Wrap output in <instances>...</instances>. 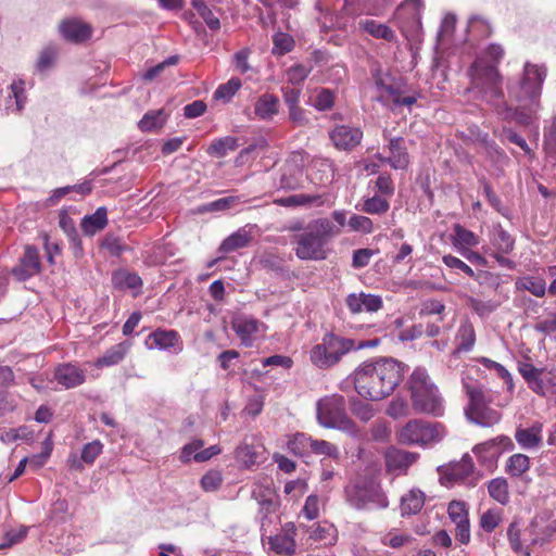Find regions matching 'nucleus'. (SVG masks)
<instances>
[{"mask_svg":"<svg viewBox=\"0 0 556 556\" xmlns=\"http://www.w3.org/2000/svg\"><path fill=\"white\" fill-rule=\"evenodd\" d=\"M413 408L417 413L440 417L443 415V397L427 369L417 367L408 379Z\"/></svg>","mask_w":556,"mask_h":556,"instance_id":"obj_5","label":"nucleus"},{"mask_svg":"<svg viewBox=\"0 0 556 556\" xmlns=\"http://www.w3.org/2000/svg\"><path fill=\"white\" fill-rule=\"evenodd\" d=\"M469 31H478L481 37H489L492 34L490 23L480 15H472L468 20Z\"/></svg>","mask_w":556,"mask_h":556,"instance_id":"obj_61","label":"nucleus"},{"mask_svg":"<svg viewBox=\"0 0 556 556\" xmlns=\"http://www.w3.org/2000/svg\"><path fill=\"white\" fill-rule=\"evenodd\" d=\"M543 149L549 159L556 161V114L545 122L543 129Z\"/></svg>","mask_w":556,"mask_h":556,"instance_id":"obj_39","label":"nucleus"},{"mask_svg":"<svg viewBox=\"0 0 556 556\" xmlns=\"http://www.w3.org/2000/svg\"><path fill=\"white\" fill-rule=\"evenodd\" d=\"M58 48L54 45H48L46 46L38 55V59L35 64V71L39 74H45L48 71H50L58 58Z\"/></svg>","mask_w":556,"mask_h":556,"instance_id":"obj_40","label":"nucleus"},{"mask_svg":"<svg viewBox=\"0 0 556 556\" xmlns=\"http://www.w3.org/2000/svg\"><path fill=\"white\" fill-rule=\"evenodd\" d=\"M59 225L68 238L74 256L77 258L81 257L84 254L83 244L74 220L65 212H62Z\"/></svg>","mask_w":556,"mask_h":556,"instance_id":"obj_28","label":"nucleus"},{"mask_svg":"<svg viewBox=\"0 0 556 556\" xmlns=\"http://www.w3.org/2000/svg\"><path fill=\"white\" fill-rule=\"evenodd\" d=\"M546 76L547 70L544 65L526 62L521 76L508 78L506 83L508 97L517 102V108L508 105L503 98L493 108L496 114L503 121H516L523 126L530 125L541 110V94Z\"/></svg>","mask_w":556,"mask_h":556,"instance_id":"obj_1","label":"nucleus"},{"mask_svg":"<svg viewBox=\"0 0 556 556\" xmlns=\"http://www.w3.org/2000/svg\"><path fill=\"white\" fill-rule=\"evenodd\" d=\"M465 415L470 422L483 428L493 427L498 424L502 418V414L498 410L488 405L479 407L477 410L466 413Z\"/></svg>","mask_w":556,"mask_h":556,"instance_id":"obj_27","label":"nucleus"},{"mask_svg":"<svg viewBox=\"0 0 556 556\" xmlns=\"http://www.w3.org/2000/svg\"><path fill=\"white\" fill-rule=\"evenodd\" d=\"M277 205L283 206V207H296V206H306L313 203L321 204V197L318 194H292L289 197L276 199L274 201Z\"/></svg>","mask_w":556,"mask_h":556,"instance_id":"obj_41","label":"nucleus"},{"mask_svg":"<svg viewBox=\"0 0 556 556\" xmlns=\"http://www.w3.org/2000/svg\"><path fill=\"white\" fill-rule=\"evenodd\" d=\"M478 243V237L471 230L458 224L454 226L453 244L456 248L476 247Z\"/></svg>","mask_w":556,"mask_h":556,"instance_id":"obj_46","label":"nucleus"},{"mask_svg":"<svg viewBox=\"0 0 556 556\" xmlns=\"http://www.w3.org/2000/svg\"><path fill=\"white\" fill-rule=\"evenodd\" d=\"M404 367L391 357L363 363L353 374L355 390L364 399L380 401L393 393L402 381Z\"/></svg>","mask_w":556,"mask_h":556,"instance_id":"obj_2","label":"nucleus"},{"mask_svg":"<svg viewBox=\"0 0 556 556\" xmlns=\"http://www.w3.org/2000/svg\"><path fill=\"white\" fill-rule=\"evenodd\" d=\"M475 465L470 455L465 454L457 463L451 464L444 471L442 479L448 482H459L468 478L473 471Z\"/></svg>","mask_w":556,"mask_h":556,"instance_id":"obj_24","label":"nucleus"},{"mask_svg":"<svg viewBox=\"0 0 556 556\" xmlns=\"http://www.w3.org/2000/svg\"><path fill=\"white\" fill-rule=\"evenodd\" d=\"M144 343L149 350L168 351L174 349L175 353L182 350L180 336L175 330L157 329L147 337Z\"/></svg>","mask_w":556,"mask_h":556,"instance_id":"obj_17","label":"nucleus"},{"mask_svg":"<svg viewBox=\"0 0 556 556\" xmlns=\"http://www.w3.org/2000/svg\"><path fill=\"white\" fill-rule=\"evenodd\" d=\"M390 155L388 156V164L393 169H406L409 165V154L405 146L403 137H393L389 140L387 146Z\"/></svg>","mask_w":556,"mask_h":556,"instance_id":"obj_20","label":"nucleus"},{"mask_svg":"<svg viewBox=\"0 0 556 556\" xmlns=\"http://www.w3.org/2000/svg\"><path fill=\"white\" fill-rule=\"evenodd\" d=\"M339 235V228L330 219H313L294 236V253L301 261H324L328 256L327 244Z\"/></svg>","mask_w":556,"mask_h":556,"instance_id":"obj_3","label":"nucleus"},{"mask_svg":"<svg viewBox=\"0 0 556 556\" xmlns=\"http://www.w3.org/2000/svg\"><path fill=\"white\" fill-rule=\"evenodd\" d=\"M241 202L240 197L230 195L217 199L210 203L204 204L200 212H218L229 210Z\"/></svg>","mask_w":556,"mask_h":556,"instance_id":"obj_55","label":"nucleus"},{"mask_svg":"<svg viewBox=\"0 0 556 556\" xmlns=\"http://www.w3.org/2000/svg\"><path fill=\"white\" fill-rule=\"evenodd\" d=\"M250 240V233L244 228H240L223 240L219 245V252L225 254L231 253L238 249L247 247Z\"/></svg>","mask_w":556,"mask_h":556,"instance_id":"obj_35","label":"nucleus"},{"mask_svg":"<svg viewBox=\"0 0 556 556\" xmlns=\"http://www.w3.org/2000/svg\"><path fill=\"white\" fill-rule=\"evenodd\" d=\"M425 505V494L419 489H412L401 497L402 516L418 514Z\"/></svg>","mask_w":556,"mask_h":556,"instance_id":"obj_31","label":"nucleus"},{"mask_svg":"<svg viewBox=\"0 0 556 556\" xmlns=\"http://www.w3.org/2000/svg\"><path fill=\"white\" fill-rule=\"evenodd\" d=\"M59 29L61 35L72 42H83L91 37V27L76 18L63 21Z\"/></svg>","mask_w":556,"mask_h":556,"instance_id":"obj_21","label":"nucleus"},{"mask_svg":"<svg viewBox=\"0 0 556 556\" xmlns=\"http://www.w3.org/2000/svg\"><path fill=\"white\" fill-rule=\"evenodd\" d=\"M491 243L497 252L509 253L514 249L515 240L508 231L498 226L493 231Z\"/></svg>","mask_w":556,"mask_h":556,"instance_id":"obj_43","label":"nucleus"},{"mask_svg":"<svg viewBox=\"0 0 556 556\" xmlns=\"http://www.w3.org/2000/svg\"><path fill=\"white\" fill-rule=\"evenodd\" d=\"M543 425L534 422L528 428H517L515 439L519 446L523 450L536 448L542 443Z\"/></svg>","mask_w":556,"mask_h":556,"instance_id":"obj_22","label":"nucleus"},{"mask_svg":"<svg viewBox=\"0 0 556 556\" xmlns=\"http://www.w3.org/2000/svg\"><path fill=\"white\" fill-rule=\"evenodd\" d=\"M273 42H274L273 52L281 54V55L290 52L294 47L293 38L290 35H288L286 33H281V31L276 33L273 36Z\"/></svg>","mask_w":556,"mask_h":556,"instance_id":"obj_58","label":"nucleus"},{"mask_svg":"<svg viewBox=\"0 0 556 556\" xmlns=\"http://www.w3.org/2000/svg\"><path fill=\"white\" fill-rule=\"evenodd\" d=\"M416 459V455L391 447L386 453V465L389 471L404 470L409 467Z\"/></svg>","mask_w":556,"mask_h":556,"instance_id":"obj_29","label":"nucleus"},{"mask_svg":"<svg viewBox=\"0 0 556 556\" xmlns=\"http://www.w3.org/2000/svg\"><path fill=\"white\" fill-rule=\"evenodd\" d=\"M300 153H294L281 167L280 176L275 186L278 190L293 191L303 188L304 174L299 164Z\"/></svg>","mask_w":556,"mask_h":556,"instance_id":"obj_12","label":"nucleus"},{"mask_svg":"<svg viewBox=\"0 0 556 556\" xmlns=\"http://www.w3.org/2000/svg\"><path fill=\"white\" fill-rule=\"evenodd\" d=\"M269 548L278 555H292L295 552V542L288 534H276L268 539Z\"/></svg>","mask_w":556,"mask_h":556,"instance_id":"obj_42","label":"nucleus"},{"mask_svg":"<svg viewBox=\"0 0 556 556\" xmlns=\"http://www.w3.org/2000/svg\"><path fill=\"white\" fill-rule=\"evenodd\" d=\"M468 76L470 78L468 91L473 92L477 99L494 108L505 98L502 89L503 78L498 67L488 63L484 56L476 58L468 68Z\"/></svg>","mask_w":556,"mask_h":556,"instance_id":"obj_4","label":"nucleus"},{"mask_svg":"<svg viewBox=\"0 0 556 556\" xmlns=\"http://www.w3.org/2000/svg\"><path fill=\"white\" fill-rule=\"evenodd\" d=\"M165 117L162 110L151 111L143 115L139 122V128L143 131H151L163 126Z\"/></svg>","mask_w":556,"mask_h":556,"instance_id":"obj_54","label":"nucleus"},{"mask_svg":"<svg viewBox=\"0 0 556 556\" xmlns=\"http://www.w3.org/2000/svg\"><path fill=\"white\" fill-rule=\"evenodd\" d=\"M238 139L226 136L214 140L207 148V154L214 157H225L229 152L237 150Z\"/></svg>","mask_w":556,"mask_h":556,"instance_id":"obj_36","label":"nucleus"},{"mask_svg":"<svg viewBox=\"0 0 556 556\" xmlns=\"http://www.w3.org/2000/svg\"><path fill=\"white\" fill-rule=\"evenodd\" d=\"M53 377L64 389H74L86 380V371L72 363L60 364L55 367Z\"/></svg>","mask_w":556,"mask_h":556,"instance_id":"obj_18","label":"nucleus"},{"mask_svg":"<svg viewBox=\"0 0 556 556\" xmlns=\"http://www.w3.org/2000/svg\"><path fill=\"white\" fill-rule=\"evenodd\" d=\"M112 285L118 290H139L142 287V279L136 273L119 269L113 273Z\"/></svg>","mask_w":556,"mask_h":556,"instance_id":"obj_32","label":"nucleus"},{"mask_svg":"<svg viewBox=\"0 0 556 556\" xmlns=\"http://www.w3.org/2000/svg\"><path fill=\"white\" fill-rule=\"evenodd\" d=\"M191 4L211 30L220 28L219 18L215 16L204 0H191Z\"/></svg>","mask_w":556,"mask_h":556,"instance_id":"obj_45","label":"nucleus"},{"mask_svg":"<svg viewBox=\"0 0 556 556\" xmlns=\"http://www.w3.org/2000/svg\"><path fill=\"white\" fill-rule=\"evenodd\" d=\"M318 424L327 429H339L351 435L357 434V428L345 410V399L340 394L325 396L317 402Z\"/></svg>","mask_w":556,"mask_h":556,"instance_id":"obj_7","label":"nucleus"},{"mask_svg":"<svg viewBox=\"0 0 556 556\" xmlns=\"http://www.w3.org/2000/svg\"><path fill=\"white\" fill-rule=\"evenodd\" d=\"M265 447L261 439L255 435H247L235 451L236 460L244 468H250L258 463Z\"/></svg>","mask_w":556,"mask_h":556,"instance_id":"obj_15","label":"nucleus"},{"mask_svg":"<svg viewBox=\"0 0 556 556\" xmlns=\"http://www.w3.org/2000/svg\"><path fill=\"white\" fill-rule=\"evenodd\" d=\"M101 247L115 256H119L126 249L125 245L122 243L121 238L112 233H108L103 238Z\"/></svg>","mask_w":556,"mask_h":556,"instance_id":"obj_64","label":"nucleus"},{"mask_svg":"<svg viewBox=\"0 0 556 556\" xmlns=\"http://www.w3.org/2000/svg\"><path fill=\"white\" fill-rule=\"evenodd\" d=\"M41 261L39 250L34 245H26L18 263L12 268V275L18 281H26L40 274Z\"/></svg>","mask_w":556,"mask_h":556,"instance_id":"obj_14","label":"nucleus"},{"mask_svg":"<svg viewBox=\"0 0 556 556\" xmlns=\"http://www.w3.org/2000/svg\"><path fill=\"white\" fill-rule=\"evenodd\" d=\"M441 426L421 419L408 421L400 432V441L408 445H427L440 441Z\"/></svg>","mask_w":556,"mask_h":556,"instance_id":"obj_9","label":"nucleus"},{"mask_svg":"<svg viewBox=\"0 0 556 556\" xmlns=\"http://www.w3.org/2000/svg\"><path fill=\"white\" fill-rule=\"evenodd\" d=\"M346 503L357 510L386 509L389 500L380 482L372 476H359L344 488Z\"/></svg>","mask_w":556,"mask_h":556,"instance_id":"obj_6","label":"nucleus"},{"mask_svg":"<svg viewBox=\"0 0 556 556\" xmlns=\"http://www.w3.org/2000/svg\"><path fill=\"white\" fill-rule=\"evenodd\" d=\"M108 210L100 206L93 214L85 215L81 219L80 227L86 236H94L108 226Z\"/></svg>","mask_w":556,"mask_h":556,"instance_id":"obj_26","label":"nucleus"},{"mask_svg":"<svg viewBox=\"0 0 556 556\" xmlns=\"http://www.w3.org/2000/svg\"><path fill=\"white\" fill-rule=\"evenodd\" d=\"M128 349L129 345L125 342L113 345L112 348L106 350L101 357H99L96 361L94 366L98 368H102L117 365L125 358Z\"/></svg>","mask_w":556,"mask_h":556,"instance_id":"obj_33","label":"nucleus"},{"mask_svg":"<svg viewBox=\"0 0 556 556\" xmlns=\"http://www.w3.org/2000/svg\"><path fill=\"white\" fill-rule=\"evenodd\" d=\"M231 326L245 348H251L254 341L266 330V326L250 315H238L232 318Z\"/></svg>","mask_w":556,"mask_h":556,"instance_id":"obj_10","label":"nucleus"},{"mask_svg":"<svg viewBox=\"0 0 556 556\" xmlns=\"http://www.w3.org/2000/svg\"><path fill=\"white\" fill-rule=\"evenodd\" d=\"M240 88L241 80L237 77H232L227 83L219 85L217 89L214 91L213 97L215 100H223L224 102H229Z\"/></svg>","mask_w":556,"mask_h":556,"instance_id":"obj_50","label":"nucleus"},{"mask_svg":"<svg viewBox=\"0 0 556 556\" xmlns=\"http://www.w3.org/2000/svg\"><path fill=\"white\" fill-rule=\"evenodd\" d=\"M463 389L469 399V403L465 408V414L471 410H477L479 407L485 406L491 402L484 387L471 378H463Z\"/></svg>","mask_w":556,"mask_h":556,"instance_id":"obj_19","label":"nucleus"},{"mask_svg":"<svg viewBox=\"0 0 556 556\" xmlns=\"http://www.w3.org/2000/svg\"><path fill=\"white\" fill-rule=\"evenodd\" d=\"M222 482L223 477L218 470H210L201 478V486L205 492L218 490Z\"/></svg>","mask_w":556,"mask_h":556,"instance_id":"obj_62","label":"nucleus"},{"mask_svg":"<svg viewBox=\"0 0 556 556\" xmlns=\"http://www.w3.org/2000/svg\"><path fill=\"white\" fill-rule=\"evenodd\" d=\"M447 515L452 522L460 523L469 521V507L464 501H452L447 506Z\"/></svg>","mask_w":556,"mask_h":556,"instance_id":"obj_52","label":"nucleus"},{"mask_svg":"<svg viewBox=\"0 0 556 556\" xmlns=\"http://www.w3.org/2000/svg\"><path fill=\"white\" fill-rule=\"evenodd\" d=\"M519 372L532 391H534V389H541L540 381L545 372L544 368H536L530 363H525L519 367Z\"/></svg>","mask_w":556,"mask_h":556,"instance_id":"obj_47","label":"nucleus"},{"mask_svg":"<svg viewBox=\"0 0 556 556\" xmlns=\"http://www.w3.org/2000/svg\"><path fill=\"white\" fill-rule=\"evenodd\" d=\"M359 27L377 39H384L389 42L396 40V35L388 25L378 23L375 20L359 21Z\"/></svg>","mask_w":556,"mask_h":556,"instance_id":"obj_34","label":"nucleus"},{"mask_svg":"<svg viewBox=\"0 0 556 556\" xmlns=\"http://www.w3.org/2000/svg\"><path fill=\"white\" fill-rule=\"evenodd\" d=\"M334 104V92L327 88L317 90V94L313 101V106L320 112L332 109Z\"/></svg>","mask_w":556,"mask_h":556,"instance_id":"obj_57","label":"nucleus"},{"mask_svg":"<svg viewBox=\"0 0 556 556\" xmlns=\"http://www.w3.org/2000/svg\"><path fill=\"white\" fill-rule=\"evenodd\" d=\"M530 469V458L521 453L513 454L508 457L505 471L511 478H520Z\"/></svg>","mask_w":556,"mask_h":556,"instance_id":"obj_38","label":"nucleus"},{"mask_svg":"<svg viewBox=\"0 0 556 556\" xmlns=\"http://www.w3.org/2000/svg\"><path fill=\"white\" fill-rule=\"evenodd\" d=\"M514 448V443L511 439L507 435H498L485 442L477 444L472 452L479 458V460L484 465L494 464L497 458L505 452L511 451Z\"/></svg>","mask_w":556,"mask_h":556,"instance_id":"obj_11","label":"nucleus"},{"mask_svg":"<svg viewBox=\"0 0 556 556\" xmlns=\"http://www.w3.org/2000/svg\"><path fill=\"white\" fill-rule=\"evenodd\" d=\"M456 350L455 353L470 352L476 343V332L472 324L469 320H464L456 333Z\"/></svg>","mask_w":556,"mask_h":556,"instance_id":"obj_30","label":"nucleus"},{"mask_svg":"<svg viewBox=\"0 0 556 556\" xmlns=\"http://www.w3.org/2000/svg\"><path fill=\"white\" fill-rule=\"evenodd\" d=\"M291 450L296 453L298 447L303 450L308 448L316 455H324L333 459H338L340 452L339 448L325 440H315L305 433H296L293 441L290 443Z\"/></svg>","mask_w":556,"mask_h":556,"instance_id":"obj_16","label":"nucleus"},{"mask_svg":"<svg viewBox=\"0 0 556 556\" xmlns=\"http://www.w3.org/2000/svg\"><path fill=\"white\" fill-rule=\"evenodd\" d=\"M279 99L273 93H263L254 103V115L261 121H270L278 113Z\"/></svg>","mask_w":556,"mask_h":556,"instance_id":"obj_25","label":"nucleus"},{"mask_svg":"<svg viewBox=\"0 0 556 556\" xmlns=\"http://www.w3.org/2000/svg\"><path fill=\"white\" fill-rule=\"evenodd\" d=\"M503 520V510L501 508H490L484 511L481 517L479 525L485 532H493Z\"/></svg>","mask_w":556,"mask_h":556,"instance_id":"obj_48","label":"nucleus"},{"mask_svg":"<svg viewBox=\"0 0 556 556\" xmlns=\"http://www.w3.org/2000/svg\"><path fill=\"white\" fill-rule=\"evenodd\" d=\"M349 226L353 231H361L364 233H371L374 231L372 220L363 215H352L349 219Z\"/></svg>","mask_w":556,"mask_h":556,"instance_id":"obj_63","label":"nucleus"},{"mask_svg":"<svg viewBox=\"0 0 556 556\" xmlns=\"http://www.w3.org/2000/svg\"><path fill=\"white\" fill-rule=\"evenodd\" d=\"M470 308L480 317H486L492 314L497 307L498 303L492 300L483 301L471 298L469 300Z\"/></svg>","mask_w":556,"mask_h":556,"instance_id":"obj_59","label":"nucleus"},{"mask_svg":"<svg viewBox=\"0 0 556 556\" xmlns=\"http://www.w3.org/2000/svg\"><path fill=\"white\" fill-rule=\"evenodd\" d=\"M353 349L354 340L327 332L321 342L311 350L309 357L316 367L327 369L339 363L342 356Z\"/></svg>","mask_w":556,"mask_h":556,"instance_id":"obj_8","label":"nucleus"},{"mask_svg":"<svg viewBox=\"0 0 556 556\" xmlns=\"http://www.w3.org/2000/svg\"><path fill=\"white\" fill-rule=\"evenodd\" d=\"M350 408L352 414L359 418L362 421L366 422L374 417L372 406L357 397H352L350 400Z\"/></svg>","mask_w":556,"mask_h":556,"instance_id":"obj_56","label":"nucleus"},{"mask_svg":"<svg viewBox=\"0 0 556 556\" xmlns=\"http://www.w3.org/2000/svg\"><path fill=\"white\" fill-rule=\"evenodd\" d=\"M489 495L502 505L509 501L508 482L505 478L492 479L488 484Z\"/></svg>","mask_w":556,"mask_h":556,"instance_id":"obj_44","label":"nucleus"},{"mask_svg":"<svg viewBox=\"0 0 556 556\" xmlns=\"http://www.w3.org/2000/svg\"><path fill=\"white\" fill-rule=\"evenodd\" d=\"M515 286L517 290L528 291L538 298L544 296L546 292V283L544 279L533 276H523L517 278L515 281Z\"/></svg>","mask_w":556,"mask_h":556,"instance_id":"obj_37","label":"nucleus"},{"mask_svg":"<svg viewBox=\"0 0 556 556\" xmlns=\"http://www.w3.org/2000/svg\"><path fill=\"white\" fill-rule=\"evenodd\" d=\"M329 139L337 150L350 152L361 144L363 130L353 125H337L329 131Z\"/></svg>","mask_w":556,"mask_h":556,"instance_id":"obj_13","label":"nucleus"},{"mask_svg":"<svg viewBox=\"0 0 556 556\" xmlns=\"http://www.w3.org/2000/svg\"><path fill=\"white\" fill-rule=\"evenodd\" d=\"M5 100V110L8 113H20L26 104L25 81L21 78L14 79L10 87Z\"/></svg>","mask_w":556,"mask_h":556,"instance_id":"obj_23","label":"nucleus"},{"mask_svg":"<svg viewBox=\"0 0 556 556\" xmlns=\"http://www.w3.org/2000/svg\"><path fill=\"white\" fill-rule=\"evenodd\" d=\"M103 444L100 440H93L85 444L81 448V460L86 464H93L97 457L102 453Z\"/></svg>","mask_w":556,"mask_h":556,"instance_id":"obj_60","label":"nucleus"},{"mask_svg":"<svg viewBox=\"0 0 556 556\" xmlns=\"http://www.w3.org/2000/svg\"><path fill=\"white\" fill-rule=\"evenodd\" d=\"M389 208V201L379 195L365 199L361 207L363 212L371 215H382L387 213Z\"/></svg>","mask_w":556,"mask_h":556,"instance_id":"obj_49","label":"nucleus"},{"mask_svg":"<svg viewBox=\"0 0 556 556\" xmlns=\"http://www.w3.org/2000/svg\"><path fill=\"white\" fill-rule=\"evenodd\" d=\"M521 532L518 521H513L507 528V539L509 542L510 548L515 553H522L525 556H531V553L528 548H525L521 542Z\"/></svg>","mask_w":556,"mask_h":556,"instance_id":"obj_51","label":"nucleus"},{"mask_svg":"<svg viewBox=\"0 0 556 556\" xmlns=\"http://www.w3.org/2000/svg\"><path fill=\"white\" fill-rule=\"evenodd\" d=\"M540 387L541 389H534L533 392L556 402V375L545 371L540 381Z\"/></svg>","mask_w":556,"mask_h":556,"instance_id":"obj_53","label":"nucleus"}]
</instances>
